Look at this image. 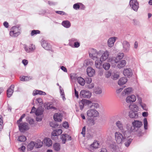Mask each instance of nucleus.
<instances>
[{
    "label": "nucleus",
    "instance_id": "nucleus-58",
    "mask_svg": "<svg viewBox=\"0 0 152 152\" xmlns=\"http://www.w3.org/2000/svg\"><path fill=\"white\" fill-rule=\"evenodd\" d=\"M80 45V43L78 42H75L74 43V46L75 48H78Z\"/></svg>",
    "mask_w": 152,
    "mask_h": 152
},
{
    "label": "nucleus",
    "instance_id": "nucleus-48",
    "mask_svg": "<svg viewBox=\"0 0 152 152\" xmlns=\"http://www.w3.org/2000/svg\"><path fill=\"white\" fill-rule=\"evenodd\" d=\"M40 33V31L38 30H33L31 32V36H33L35 34H37Z\"/></svg>",
    "mask_w": 152,
    "mask_h": 152
},
{
    "label": "nucleus",
    "instance_id": "nucleus-53",
    "mask_svg": "<svg viewBox=\"0 0 152 152\" xmlns=\"http://www.w3.org/2000/svg\"><path fill=\"white\" fill-rule=\"evenodd\" d=\"M94 87V83H91V84H88V85L86 86V88L89 89H92Z\"/></svg>",
    "mask_w": 152,
    "mask_h": 152
},
{
    "label": "nucleus",
    "instance_id": "nucleus-47",
    "mask_svg": "<svg viewBox=\"0 0 152 152\" xmlns=\"http://www.w3.org/2000/svg\"><path fill=\"white\" fill-rule=\"evenodd\" d=\"M102 89L100 88H96L94 91L95 94H99L102 93Z\"/></svg>",
    "mask_w": 152,
    "mask_h": 152
},
{
    "label": "nucleus",
    "instance_id": "nucleus-52",
    "mask_svg": "<svg viewBox=\"0 0 152 152\" xmlns=\"http://www.w3.org/2000/svg\"><path fill=\"white\" fill-rule=\"evenodd\" d=\"M124 56V54L123 53H120L118 54L117 56V58L120 59V60Z\"/></svg>",
    "mask_w": 152,
    "mask_h": 152
},
{
    "label": "nucleus",
    "instance_id": "nucleus-27",
    "mask_svg": "<svg viewBox=\"0 0 152 152\" xmlns=\"http://www.w3.org/2000/svg\"><path fill=\"white\" fill-rule=\"evenodd\" d=\"M90 103L88 104V107L90 108H92L97 109L99 107V104L97 103H92L91 101H89Z\"/></svg>",
    "mask_w": 152,
    "mask_h": 152
},
{
    "label": "nucleus",
    "instance_id": "nucleus-13",
    "mask_svg": "<svg viewBox=\"0 0 152 152\" xmlns=\"http://www.w3.org/2000/svg\"><path fill=\"white\" fill-rule=\"evenodd\" d=\"M123 74L124 76L128 77H131L132 75L131 69L130 68H127L124 69L123 71Z\"/></svg>",
    "mask_w": 152,
    "mask_h": 152
},
{
    "label": "nucleus",
    "instance_id": "nucleus-31",
    "mask_svg": "<svg viewBox=\"0 0 152 152\" xmlns=\"http://www.w3.org/2000/svg\"><path fill=\"white\" fill-rule=\"evenodd\" d=\"M128 137L127 139L125 140L124 144L126 147H128L131 143L132 139L129 137Z\"/></svg>",
    "mask_w": 152,
    "mask_h": 152
},
{
    "label": "nucleus",
    "instance_id": "nucleus-32",
    "mask_svg": "<svg viewBox=\"0 0 152 152\" xmlns=\"http://www.w3.org/2000/svg\"><path fill=\"white\" fill-rule=\"evenodd\" d=\"M35 143L33 141L29 143L27 146L28 150V151H31L34 148V147L35 146Z\"/></svg>",
    "mask_w": 152,
    "mask_h": 152
},
{
    "label": "nucleus",
    "instance_id": "nucleus-15",
    "mask_svg": "<svg viewBox=\"0 0 152 152\" xmlns=\"http://www.w3.org/2000/svg\"><path fill=\"white\" fill-rule=\"evenodd\" d=\"M133 126H134L138 130V129L140 128L142 125V122L141 121L137 120H134L132 123Z\"/></svg>",
    "mask_w": 152,
    "mask_h": 152
},
{
    "label": "nucleus",
    "instance_id": "nucleus-21",
    "mask_svg": "<svg viewBox=\"0 0 152 152\" xmlns=\"http://www.w3.org/2000/svg\"><path fill=\"white\" fill-rule=\"evenodd\" d=\"M89 100H82L81 101L79 102V106L80 110H82L84 108V106L86 104L88 105L89 104Z\"/></svg>",
    "mask_w": 152,
    "mask_h": 152
},
{
    "label": "nucleus",
    "instance_id": "nucleus-51",
    "mask_svg": "<svg viewBox=\"0 0 152 152\" xmlns=\"http://www.w3.org/2000/svg\"><path fill=\"white\" fill-rule=\"evenodd\" d=\"M50 125L53 128H55L58 126L56 122H51L50 123Z\"/></svg>",
    "mask_w": 152,
    "mask_h": 152
},
{
    "label": "nucleus",
    "instance_id": "nucleus-28",
    "mask_svg": "<svg viewBox=\"0 0 152 152\" xmlns=\"http://www.w3.org/2000/svg\"><path fill=\"white\" fill-rule=\"evenodd\" d=\"M44 142L46 145L48 146H51L52 144V140L49 138H45L44 140Z\"/></svg>",
    "mask_w": 152,
    "mask_h": 152
},
{
    "label": "nucleus",
    "instance_id": "nucleus-30",
    "mask_svg": "<svg viewBox=\"0 0 152 152\" xmlns=\"http://www.w3.org/2000/svg\"><path fill=\"white\" fill-rule=\"evenodd\" d=\"M126 64V61L124 60H122L119 62L117 66L119 68L124 67Z\"/></svg>",
    "mask_w": 152,
    "mask_h": 152
},
{
    "label": "nucleus",
    "instance_id": "nucleus-2",
    "mask_svg": "<svg viewBox=\"0 0 152 152\" xmlns=\"http://www.w3.org/2000/svg\"><path fill=\"white\" fill-rule=\"evenodd\" d=\"M19 127V129L21 132H24L28 130L30 128L29 125L26 122L17 123Z\"/></svg>",
    "mask_w": 152,
    "mask_h": 152
},
{
    "label": "nucleus",
    "instance_id": "nucleus-39",
    "mask_svg": "<svg viewBox=\"0 0 152 152\" xmlns=\"http://www.w3.org/2000/svg\"><path fill=\"white\" fill-rule=\"evenodd\" d=\"M103 68L105 70H107L110 68V64L107 63H105L103 65Z\"/></svg>",
    "mask_w": 152,
    "mask_h": 152
},
{
    "label": "nucleus",
    "instance_id": "nucleus-19",
    "mask_svg": "<svg viewBox=\"0 0 152 152\" xmlns=\"http://www.w3.org/2000/svg\"><path fill=\"white\" fill-rule=\"evenodd\" d=\"M42 45L45 49L47 50H50L51 48V45L45 41L42 42Z\"/></svg>",
    "mask_w": 152,
    "mask_h": 152
},
{
    "label": "nucleus",
    "instance_id": "nucleus-20",
    "mask_svg": "<svg viewBox=\"0 0 152 152\" xmlns=\"http://www.w3.org/2000/svg\"><path fill=\"white\" fill-rule=\"evenodd\" d=\"M117 37H111L107 41L108 45L109 47H112L114 45V43Z\"/></svg>",
    "mask_w": 152,
    "mask_h": 152
},
{
    "label": "nucleus",
    "instance_id": "nucleus-41",
    "mask_svg": "<svg viewBox=\"0 0 152 152\" xmlns=\"http://www.w3.org/2000/svg\"><path fill=\"white\" fill-rule=\"evenodd\" d=\"M43 143L41 141L35 143V147L36 148H40L43 145Z\"/></svg>",
    "mask_w": 152,
    "mask_h": 152
},
{
    "label": "nucleus",
    "instance_id": "nucleus-26",
    "mask_svg": "<svg viewBox=\"0 0 152 152\" xmlns=\"http://www.w3.org/2000/svg\"><path fill=\"white\" fill-rule=\"evenodd\" d=\"M32 94L33 96H35L38 94L45 95H46V93L40 90H35L33 91Z\"/></svg>",
    "mask_w": 152,
    "mask_h": 152
},
{
    "label": "nucleus",
    "instance_id": "nucleus-1",
    "mask_svg": "<svg viewBox=\"0 0 152 152\" xmlns=\"http://www.w3.org/2000/svg\"><path fill=\"white\" fill-rule=\"evenodd\" d=\"M121 133L119 132H115L114 134L115 140L117 143L122 144L128 137H130V133L127 131H123Z\"/></svg>",
    "mask_w": 152,
    "mask_h": 152
},
{
    "label": "nucleus",
    "instance_id": "nucleus-62",
    "mask_svg": "<svg viewBox=\"0 0 152 152\" xmlns=\"http://www.w3.org/2000/svg\"><path fill=\"white\" fill-rule=\"evenodd\" d=\"M3 25L6 28H7L9 27V23L7 21H5L4 22Z\"/></svg>",
    "mask_w": 152,
    "mask_h": 152
},
{
    "label": "nucleus",
    "instance_id": "nucleus-25",
    "mask_svg": "<svg viewBox=\"0 0 152 152\" xmlns=\"http://www.w3.org/2000/svg\"><path fill=\"white\" fill-rule=\"evenodd\" d=\"M62 130L61 129H59L54 130L52 133V135L53 136H58L62 133Z\"/></svg>",
    "mask_w": 152,
    "mask_h": 152
},
{
    "label": "nucleus",
    "instance_id": "nucleus-12",
    "mask_svg": "<svg viewBox=\"0 0 152 152\" xmlns=\"http://www.w3.org/2000/svg\"><path fill=\"white\" fill-rule=\"evenodd\" d=\"M136 100V98L134 95L128 96L126 98V101L128 103H131L134 102Z\"/></svg>",
    "mask_w": 152,
    "mask_h": 152
},
{
    "label": "nucleus",
    "instance_id": "nucleus-37",
    "mask_svg": "<svg viewBox=\"0 0 152 152\" xmlns=\"http://www.w3.org/2000/svg\"><path fill=\"white\" fill-rule=\"evenodd\" d=\"M68 137V135L66 134H62L61 135V139L62 140V142L63 144H65L66 142V138Z\"/></svg>",
    "mask_w": 152,
    "mask_h": 152
},
{
    "label": "nucleus",
    "instance_id": "nucleus-45",
    "mask_svg": "<svg viewBox=\"0 0 152 152\" xmlns=\"http://www.w3.org/2000/svg\"><path fill=\"white\" fill-rule=\"evenodd\" d=\"M113 79L114 80H116L118 79L119 77V74L118 72L114 73L113 75Z\"/></svg>",
    "mask_w": 152,
    "mask_h": 152
},
{
    "label": "nucleus",
    "instance_id": "nucleus-18",
    "mask_svg": "<svg viewBox=\"0 0 152 152\" xmlns=\"http://www.w3.org/2000/svg\"><path fill=\"white\" fill-rule=\"evenodd\" d=\"M87 72L88 75L90 77H92L95 74V70L91 67L87 68Z\"/></svg>",
    "mask_w": 152,
    "mask_h": 152
},
{
    "label": "nucleus",
    "instance_id": "nucleus-35",
    "mask_svg": "<svg viewBox=\"0 0 152 152\" xmlns=\"http://www.w3.org/2000/svg\"><path fill=\"white\" fill-rule=\"evenodd\" d=\"M60 145L58 143H56L53 145V148L54 150L56 151H58L60 149Z\"/></svg>",
    "mask_w": 152,
    "mask_h": 152
},
{
    "label": "nucleus",
    "instance_id": "nucleus-40",
    "mask_svg": "<svg viewBox=\"0 0 152 152\" xmlns=\"http://www.w3.org/2000/svg\"><path fill=\"white\" fill-rule=\"evenodd\" d=\"M18 140L20 142H24L26 140V138L25 136L22 135L19 136Z\"/></svg>",
    "mask_w": 152,
    "mask_h": 152
},
{
    "label": "nucleus",
    "instance_id": "nucleus-61",
    "mask_svg": "<svg viewBox=\"0 0 152 152\" xmlns=\"http://www.w3.org/2000/svg\"><path fill=\"white\" fill-rule=\"evenodd\" d=\"M137 101L138 102V103L140 104L142 103V99L141 98L139 97L138 96H137Z\"/></svg>",
    "mask_w": 152,
    "mask_h": 152
},
{
    "label": "nucleus",
    "instance_id": "nucleus-49",
    "mask_svg": "<svg viewBox=\"0 0 152 152\" xmlns=\"http://www.w3.org/2000/svg\"><path fill=\"white\" fill-rule=\"evenodd\" d=\"M85 80L86 82V83L88 84H90L91 83L92 81V80L91 78L90 77H87L85 78Z\"/></svg>",
    "mask_w": 152,
    "mask_h": 152
},
{
    "label": "nucleus",
    "instance_id": "nucleus-64",
    "mask_svg": "<svg viewBox=\"0 0 152 152\" xmlns=\"http://www.w3.org/2000/svg\"><path fill=\"white\" fill-rule=\"evenodd\" d=\"M77 39L75 38H72L70 39V44L71 42H73L74 43L75 42H77Z\"/></svg>",
    "mask_w": 152,
    "mask_h": 152
},
{
    "label": "nucleus",
    "instance_id": "nucleus-22",
    "mask_svg": "<svg viewBox=\"0 0 152 152\" xmlns=\"http://www.w3.org/2000/svg\"><path fill=\"white\" fill-rule=\"evenodd\" d=\"M115 125L121 132L124 131V126L121 121H117L115 123Z\"/></svg>",
    "mask_w": 152,
    "mask_h": 152
},
{
    "label": "nucleus",
    "instance_id": "nucleus-54",
    "mask_svg": "<svg viewBox=\"0 0 152 152\" xmlns=\"http://www.w3.org/2000/svg\"><path fill=\"white\" fill-rule=\"evenodd\" d=\"M25 114H23L20 117L19 119L17 121V123H19L21 122L22 121V119L25 116Z\"/></svg>",
    "mask_w": 152,
    "mask_h": 152
},
{
    "label": "nucleus",
    "instance_id": "nucleus-3",
    "mask_svg": "<svg viewBox=\"0 0 152 152\" xmlns=\"http://www.w3.org/2000/svg\"><path fill=\"white\" fill-rule=\"evenodd\" d=\"M135 105L130 104L129 106V108L131 110L129 112V116L131 118H137L138 117V114L137 111H134L133 110L137 108Z\"/></svg>",
    "mask_w": 152,
    "mask_h": 152
},
{
    "label": "nucleus",
    "instance_id": "nucleus-38",
    "mask_svg": "<svg viewBox=\"0 0 152 152\" xmlns=\"http://www.w3.org/2000/svg\"><path fill=\"white\" fill-rule=\"evenodd\" d=\"M98 143L96 141L94 142V143L91 144L90 146V148L96 149L98 148Z\"/></svg>",
    "mask_w": 152,
    "mask_h": 152
},
{
    "label": "nucleus",
    "instance_id": "nucleus-44",
    "mask_svg": "<svg viewBox=\"0 0 152 152\" xmlns=\"http://www.w3.org/2000/svg\"><path fill=\"white\" fill-rule=\"evenodd\" d=\"M80 3H77L74 4L73 5V8L75 10H77L80 8Z\"/></svg>",
    "mask_w": 152,
    "mask_h": 152
},
{
    "label": "nucleus",
    "instance_id": "nucleus-29",
    "mask_svg": "<svg viewBox=\"0 0 152 152\" xmlns=\"http://www.w3.org/2000/svg\"><path fill=\"white\" fill-rule=\"evenodd\" d=\"M127 82V79L125 77H123L121 78L118 82V84L120 86H121L125 84Z\"/></svg>",
    "mask_w": 152,
    "mask_h": 152
},
{
    "label": "nucleus",
    "instance_id": "nucleus-5",
    "mask_svg": "<svg viewBox=\"0 0 152 152\" xmlns=\"http://www.w3.org/2000/svg\"><path fill=\"white\" fill-rule=\"evenodd\" d=\"M129 5L132 9L135 12H137L139 7V4L137 0H130Z\"/></svg>",
    "mask_w": 152,
    "mask_h": 152
},
{
    "label": "nucleus",
    "instance_id": "nucleus-8",
    "mask_svg": "<svg viewBox=\"0 0 152 152\" xmlns=\"http://www.w3.org/2000/svg\"><path fill=\"white\" fill-rule=\"evenodd\" d=\"M91 95V93L89 91L82 90L80 92V96L81 98H88L90 97Z\"/></svg>",
    "mask_w": 152,
    "mask_h": 152
},
{
    "label": "nucleus",
    "instance_id": "nucleus-33",
    "mask_svg": "<svg viewBox=\"0 0 152 152\" xmlns=\"http://www.w3.org/2000/svg\"><path fill=\"white\" fill-rule=\"evenodd\" d=\"M78 83L81 86H83L85 83V80L82 77H78L77 79Z\"/></svg>",
    "mask_w": 152,
    "mask_h": 152
},
{
    "label": "nucleus",
    "instance_id": "nucleus-7",
    "mask_svg": "<svg viewBox=\"0 0 152 152\" xmlns=\"http://www.w3.org/2000/svg\"><path fill=\"white\" fill-rule=\"evenodd\" d=\"M88 116L90 117H95L99 115V113L95 109H91L87 110L86 112Z\"/></svg>",
    "mask_w": 152,
    "mask_h": 152
},
{
    "label": "nucleus",
    "instance_id": "nucleus-56",
    "mask_svg": "<svg viewBox=\"0 0 152 152\" xmlns=\"http://www.w3.org/2000/svg\"><path fill=\"white\" fill-rule=\"evenodd\" d=\"M28 122L30 125H32L34 124V121L33 119L29 118L28 119Z\"/></svg>",
    "mask_w": 152,
    "mask_h": 152
},
{
    "label": "nucleus",
    "instance_id": "nucleus-11",
    "mask_svg": "<svg viewBox=\"0 0 152 152\" xmlns=\"http://www.w3.org/2000/svg\"><path fill=\"white\" fill-rule=\"evenodd\" d=\"M25 50L27 53H30L34 51L35 49L34 45L31 44L29 47H28L26 45H24Z\"/></svg>",
    "mask_w": 152,
    "mask_h": 152
},
{
    "label": "nucleus",
    "instance_id": "nucleus-63",
    "mask_svg": "<svg viewBox=\"0 0 152 152\" xmlns=\"http://www.w3.org/2000/svg\"><path fill=\"white\" fill-rule=\"evenodd\" d=\"M111 73L109 72H107L105 73V76L107 78H108L110 77Z\"/></svg>",
    "mask_w": 152,
    "mask_h": 152
},
{
    "label": "nucleus",
    "instance_id": "nucleus-59",
    "mask_svg": "<svg viewBox=\"0 0 152 152\" xmlns=\"http://www.w3.org/2000/svg\"><path fill=\"white\" fill-rule=\"evenodd\" d=\"M63 126L65 128H67L69 127L68 123L67 122H65L63 124Z\"/></svg>",
    "mask_w": 152,
    "mask_h": 152
},
{
    "label": "nucleus",
    "instance_id": "nucleus-10",
    "mask_svg": "<svg viewBox=\"0 0 152 152\" xmlns=\"http://www.w3.org/2000/svg\"><path fill=\"white\" fill-rule=\"evenodd\" d=\"M110 52L107 50L105 51L101 56L100 59L102 61H104L108 58Z\"/></svg>",
    "mask_w": 152,
    "mask_h": 152
},
{
    "label": "nucleus",
    "instance_id": "nucleus-16",
    "mask_svg": "<svg viewBox=\"0 0 152 152\" xmlns=\"http://www.w3.org/2000/svg\"><path fill=\"white\" fill-rule=\"evenodd\" d=\"M54 120L56 121L60 122L62 120V115L60 113H56L53 115Z\"/></svg>",
    "mask_w": 152,
    "mask_h": 152
},
{
    "label": "nucleus",
    "instance_id": "nucleus-50",
    "mask_svg": "<svg viewBox=\"0 0 152 152\" xmlns=\"http://www.w3.org/2000/svg\"><path fill=\"white\" fill-rule=\"evenodd\" d=\"M142 108L145 111H147L148 110V108L146 106V104L144 103H142L141 104H140Z\"/></svg>",
    "mask_w": 152,
    "mask_h": 152
},
{
    "label": "nucleus",
    "instance_id": "nucleus-60",
    "mask_svg": "<svg viewBox=\"0 0 152 152\" xmlns=\"http://www.w3.org/2000/svg\"><path fill=\"white\" fill-rule=\"evenodd\" d=\"M22 63L25 66H26L28 64V62L27 60L23 59L22 61Z\"/></svg>",
    "mask_w": 152,
    "mask_h": 152
},
{
    "label": "nucleus",
    "instance_id": "nucleus-36",
    "mask_svg": "<svg viewBox=\"0 0 152 152\" xmlns=\"http://www.w3.org/2000/svg\"><path fill=\"white\" fill-rule=\"evenodd\" d=\"M43 113V110H42L41 108H39L35 111V114L37 116H39L42 115Z\"/></svg>",
    "mask_w": 152,
    "mask_h": 152
},
{
    "label": "nucleus",
    "instance_id": "nucleus-46",
    "mask_svg": "<svg viewBox=\"0 0 152 152\" xmlns=\"http://www.w3.org/2000/svg\"><path fill=\"white\" fill-rule=\"evenodd\" d=\"M144 128L145 130H146L148 129V122L147 118H144Z\"/></svg>",
    "mask_w": 152,
    "mask_h": 152
},
{
    "label": "nucleus",
    "instance_id": "nucleus-17",
    "mask_svg": "<svg viewBox=\"0 0 152 152\" xmlns=\"http://www.w3.org/2000/svg\"><path fill=\"white\" fill-rule=\"evenodd\" d=\"M133 91L132 88L131 87H128L124 89L121 93L123 96L129 94Z\"/></svg>",
    "mask_w": 152,
    "mask_h": 152
},
{
    "label": "nucleus",
    "instance_id": "nucleus-42",
    "mask_svg": "<svg viewBox=\"0 0 152 152\" xmlns=\"http://www.w3.org/2000/svg\"><path fill=\"white\" fill-rule=\"evenodd\" d=\"M70 76L71 77V79L72 80H77V78L78 77H77V75L74 73H72L70 75Z\"/></svg>",
    "mask_w": 152,
    "mask_h": 152
},
{
    "label": "nucleus",
    "instance_id": "nucleus-57",
    "mask_svg": "<svg viewBox=\"0 0 152 152\" xmlns=\"http://www.w3.org/2000/svg\"><path fill=\"white\" fill-rule=\"evenodd\" d=\"M56 12L58 14L64 15H65L66 14V13L65 12H64L63 11H56Z\"/></svg>",
    "mask_w": 152,
    "mask_h": 152
},
{
    "label": "nucleus",
    "instance_id": "nucleus-43",
    "mask_svg": "<svg viewBox=\"0 0 152 152\" xmlns=\"http://www.w3.org/2000/svg\"><path fill=\"white\" fill-rule=\"evenodd\" d=\"M3 123L2 117L1 115H0V131H1L3 128Z\"/></svg>",
    "mask_w": 152,
    "mask_h": 152
},
{
    "label": "nucleus",
    "instance_id": "nucleus-9",
    "mask_svg": "<svg viewBox=\"0 0 152 152\" xmlns=\"http://www.w3.org/2000/svg\"><path fill=\"white\" fill-rule=\"evenodd\" d=\"M122 44L124 52H128L130 48V45L129 43L126 41H124L122 42Z\"/></svg>",
    "mask_w": 152,
    "mask_h": 152
},
{
    "label": "nucleus",
    "instance_id": "nucleus-34",
    "mask_svg": "<svg viewBox=\"0 0 152 152\" xmlns=\"http://www.w3.org/2000/svg\"><path fill=\"white\" fill-rule=\"evenodd\" d=\"M62 24L64 27L66 28H69L71 26V23L70 22L67 20L63 21Z\"/></svg>",
    "mask_w": 152,
    "mask_h": 152
},
{
    "label": "nucleus",
    "instance_id": "nucleus-23",
    "mask_svg": "<svg viewBox=\"0 0 152 152\" xmlns=\"http://www.w3.org/2000/svg\"><path fill=\"white\" fill-rule=\"evenodd\" d=\"M14 86L12 85L7 90V95L8 97H10L12 95L14 91Z\"/></svg>",
    "mask_w": 152,
    "mask_h": 152
},
{
    "label": "nucleus",
    "instance_id": "nucleus-6",
    "mask_svg": "<svg viewBox=\"0 0 152 152\" xmlns=\"http://www.w3.org/2000/svg\"><path fill=\"white\" fill-rule=\"evenodd\" d=\"M93 52L92 53L89 54L90 57L94 60L99 59V57L100 56V54L102 53L101 51L100 50L97 52L96 51L95 49H93Z\"/></svg>",
    "mask_w": 152,
    "mask_h": 152
},
{
    "label": "nucleus",
    "instance_id": "nucleus-14",
    "mask_svg": "<svg viewBox=\"0 0 152 152\" xmlns=\"http://www.w3.org/2000/svg\"><path fill=\"white\" fill-rule=\"evenodd\" d=\"M126 129L127 130H126L125 131H127L130 133V135H131V133L132 132H137V129L135 128V127L133 126H132L129 125L127 124L126 125Z\"/></svg>",
    "mask_w": 152,
    "mask_h": 152
},
{
    "label": "nucleus",
    "instance_id": "nucleus-4",
    "mask_svg": "<svg viewBox=\"0 0 152 152\" xmlns=\"http://www.w3.org/2000/svg\"><path fill=\"white\" fill-rule=\"evenodd\" d=\"M20 33L19 32V28L16 26L12 27L10 32V35L12 37H15L18 36Z\"/></svg>",
    "mask_w": 152,
    "mask_h": 152
},
{
    "label": "nucleus",
    "instance_id": "nucleus-55",
    "mask_svg": "<svg viewBox=\"0 0 152 152\" xmlns=\"http://www.w3.org/2000/svg\"><path fill=\"white\" fill-rule=\"evenodd\" d=\"M86 129V126H84L83 127L82 129V132H81V133L83 135V137H85V134Z\"/></svg>",
    "mask_w": 152,
    "mask_h": 152
},
{
    "label": "nucleus",
    "instance_id": "nucleus-24",
    "mask_svg": "<svg viewBox=\"0 0 152 152\" xmlns=\"http://www.w3.org/2000/svg\"><path fill=\"white\" fill-rule=\"evenodd\" d=\"M102 61L100 59L96 60L95 61V67L99 69H100L102 68Z\"/></svg>",
    "mask_w": 152,
    "mask_h": 152
}]
</instances>
